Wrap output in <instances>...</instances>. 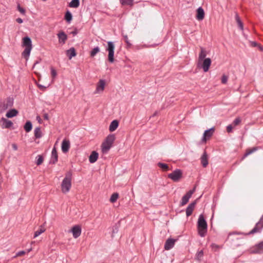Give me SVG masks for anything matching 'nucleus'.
<instances>
[{
	"label": "nucleus",
	"instance_id": "f257e3e1",
	"mask_svg": "<svg viewBox=\"0 0 263 263\" xmlns=\"http://www.w3.org/2000/svg\"><path fill=\"white\" fill-rule=\"evenodd\" d=\"M198 233L201 237H204L207 232V223L202 214L199 215L198 220Z\"/></svg>",
	"mask_w": 263,
	"mask_h": 263
},
{
	"label": "nucleus",
	"instance_id": "f03ea898",
	"mask_svg": "<svg viewBox=\"0 0 263 263\" xmlns=\"http://www.w3.org/2000/svg\"><path fill=\"white\" fill-rule=\"evenodd\" d=\"M23 46L25 47L22 55L27 60L32 50V42L30 37L26 36L23 39Z\"/></svg>",
	"mask_w": 263,
	"mask_h": 263
},
{
	"label": "nucleus",
	"instance_id": "7ed1b4c3",
	"mask_svg": "<svg viewBox=\"0 0 263 263\" xmlns=\"http://www.w3.org/2000/svg\"><path fill=\"white\" fill-rule=\"evenodd\" d=\"M71 187V173L68 172L66 174L64 179L61 183V190L62 193L66 194L70 191Z\"/></svg>",
	"mask_w": 263,
	"mask_h": 263
},
{
	"label": "nucleus",
	"instance_id": "20e7f679",
	"mask_svg": "<svg viewBox=\"0 0 263 263\" xmlns=\"http://www.w3.org/2000/svg\"><path fill=\"white\" fill-rule=\"evenodd\" d=\"M115 136L113 134L109 135L101 145V150L103 153L106 154L111 148L114 141Z\"/></svg>",
	"mask_w": 263,
	"mask_h": 263
},
{
	"label": "nucleus",
	"instance_id": "39448f33",
	"mask_svg": "<svg viewBox=\"0 0 263 263\" xmlns=\"http://www.w3.org/2000/svg\"><path fill=\"white\" fill-rule=\"evenodd\" d=\"M212 63V61L210 58H206L201 61H198L197 66L203 69V71L208 72L210 69V66Z\"/></svg>",
	"mask_w": 263,
	"mask_h": 263
},
{
	"label": "nucleus",
	"instance_id": "423d86ee",
	"mask_svg": "<svg viewBox=\"0 0 263 263\" xmlns=\"http://www.w3.org/2000/svg\"><path fill=\"white\" fill-rule=\"evenodd\" d=\"M115 46L113 42L109 41L107 42L106 50L108 52V59L110 63L114 62V51Z\"/></svg>",
	"mask_w": 263,
	"mask_h": 263
},
{
	"label": "nucleus",
	"instance_id": "0eeeda50",
	"mask_svg": "<svg viewBox=\"0 0 263 263\" xmlns=\"http://www.w3.org/2000/svg\"><path fill=\"white\" fill-rule=\"evenodd\" d=\"M182 177V172L179 169H176L168 175V177L174 182L179 181Z\"/></svg>",
	"mask_w": 263,
	"mask_h": 263
},
{
	"label": "nucleus",
	"instance_id": "6e6552de",
	"mask_svg": "<svg viewBox=\"0 0 263 263\" xmlns=\"http://www.w3.org/2000/svg\"><path fill=\"white\" fill-rule=\"evenodd\" d=\"M214 128L212 127L208 130L204 131L203 137L201 139L202 142L205 143L207 139H209L212 136L214 132Z\"/></svg>",
	"mask_w": 263,
	"mask_h": 263
},
{
	"label": "nucleus",
	"instance_id": "1a4fd4ad",
	"mask_svg": "<svg viewBox=\"0 0 263 263\" xmlns=\"http://www.w3.org/2000/svg\"><path fill=\"white\" fill-rule=\"evenodd\" d=\"M105 86V81L104 80H100L98 84H97L96 89L95 90V93H102L104 90Z\"/></svg>",
	"mask_w": 263,
	"mask_h": 263
},
{
	"label": "nucleus",
	"instance_id": "9d476101",
	"mask_svg": "<svg viewBox=\"0 0 263 263\" xmlns=\"http://www.w3.org/2000/svg\"><path fill=\"white\" fill-rule=\"evenodd\" d=\"M70 232L72 233L73 237L77 238L81 234V228L80 226L76 225L71 228Z\"/></svg>",
	"mask_w": 263,
	"mask_h": 263
},
{
	"label": "nucleus",
	"instance_id": "9b49d317",
	"mask_svg": "<svg viewBox=\"0 0 263 263\" xmlns=\"http://www.w3.org/2000/svg\"><path fill=\"white\" fill-rule=\"evenodd\" d=\"M175 240L172 238H168L166 240L165 243L164 245V248L166 250H169L172 248H173Z\"/></svg>",
	"mask_w": 263,
	"mask_h": 263
},
{
	"label": "nucleus",
	"instance_id": "f8f14e48",
	"mask_svg": "<svg viewBox=\"0 0 263 263\" xmlns=\"http://www.w3.org/2000/svg\"><path fill=\"white\" fill-rule=\"evenodd\" d=\"M204 11L201 7H199L197 10L196 19L198 21H202L204 17Z\"/></svg>",
	"mask_w": 263,
	"mask_h": 263
},
{
	"label": "nucleus",
	"instance_id": "ddd939ff",
	"mask_svg": "<svg viewBox=\"0 0 263 263\" xmlns=\"http://www.w3.org/2000/svg\"><path fill=\"white\" fill-rule=\"evenodd\" d=\"M192 195L193 192H188L185 195H184L181 199V205H184L186 204Z\"/></svg>",
	"mask_w": 263,
	"mask_h": 263
},
{
	"label": "nucleus",
	"instance_id": "4468645a",
	"mask_svg": "<svg viewBox=\"0 0 263 263\" xmlns=\"http://www.w3.org/2000/svg\"><path fill=\"white\" fill-rule=\"evenodd\" d=\"M59 42L60 44H64L67 39V35L63 32L61 31L58 34Z\"/></svg>",
	"mask_w": 263,
	"mask_h": 263
},
{
	"label": "nucleus",
	"instance_id": "2eb2a0df",
	"mask_svg": "<svg viewBox=\"0 0 263 263\" xmlns=\"http://www.w3.org/2000/svg\"><path fill=\"white\" fill-rule=\"evenodd\" d=\"M70 148V142L66 139L63 140L62 143V150L63 153H66Z\"/></svg>",
	"mask_w": 263,
	"mask_h": 263
},
{
	"label": "nucleus",
	"instance_id": "dca6fc26",
	"mask_svg": "<svg viewBox=\"0 0 263 263\" xmlns=\"http://www.w3.org/2000/svg\"><path fill=\"white\" fill-rule=\"evenodd\" d=\"M58 153L56 148L53 147L51 152V157L50 163L53 164L55 163L58 161Z\"/></svg>",
	"mask_w": 263,
	"mask_h": 263
},
{
	"label": "nucleus",
	"instance_id": "f3484780",
	"mask_svg": "<svg viewBox=\"0 0 263 263\" xmlns=\"http://www.w3.org/2000/svg\"><path fill=\"white\" fill-rule=\"evenodd\" d=\"M99 154L96 151H93L89 157V161L91 163H93L98 159Z\"/></svg>",
	"mask_w": 263,
	"mask_h": 263
},
{
	"label": "nucleus",
	"instance_id": "a211bd4d",
	"mask_svg": "<svg viewBox=\"0 0 263 263\" xmlns=\"http://www.w3.org/2000/svg\"><path fill=\"white\" fill-rule=\"evenodd\" d=\"M207 52L206 50L203 47H200V52L199 54L198 61H201L202 60L206 59Z\"/></svg>",
	"mask_w": 263,
	"mask_h": 263
},
{
	"label": "nucleus",
	"instance_id": "6ab92c4d",
	"mask_svg": "<svg viewBox=\"0 0 263 263\" xmlns=\"http://www.w3.org/2000/svg\"><path fill=\"white\" fill-rule=\"evenodd\" d=\"M196 202H193L190 203L186 209V214L187 217L190 216L195 208Z\"/></svg>",
	"mask_w": 263,
	"mask_h": 263
},
{
	"label": "nucleus",
	"instance_id": "aec40b11",
	"mask_svg": "<svg viewBox=\"0 0 263 263\" xmlns=\"http://www.w3.org/2000/svg\"><path fill=\"white\" fill-rule=\"evenodd\" d=\"M2 121L3 122L2 126L3 128H8L10 127L13 124L11 121L8 120L4 118H2Z\"/></svg>",
	"mask_w": 263,
	"mask_h": 263
},
{
	"label": "nucleus",
	"instance_id": "412c9836",
	"mask_svg": "<svg viewBox=\"0 0 263 263\" xmlns=\"http://www.w3.org/2000/svg\"><path fill=\"white\" fill-rule=\"evenodd\" d=\"M119 126V122L115 120L112 121L109 125V130L110 132H112L115 131Z\"/></svg>",
	"mask_w": 263,
	"mask_h": 263
},
{
	"label": "nucleus",
	"instance_id": "4be33fe9",
	"mask_svg": "<svg viewBox=\"0 0 263 263\" xmlns=\"http://www.w3.org/2000/svg\"><path fill=\"white\" fill-rule=\"evenodd\" d=\"M66 54L68 57L69 59L71 60L72 58L76 56L75 49L73 47L70 48L69 50L66 51Z\"/></svg>",
	"mask_w": 263,
	"mask_h": 263
},
{
	"label": "nucleus",
	"instance_id": "5701e85b",
	"mask_svg": "<svg viewBox=\"0 0 263 263\" xmlns=\"http://www.w3.org/2000/svg\"><path fill=\"white\" fill-rule=\"evenodd\" d=\"M201 162L203 167H206L208 164V156L205 152H204L201 158Z\"/></svg>",
	"mask_w": 263,
	"mask_h": 263
},
{
	"label": "nucleus",
	"instance_id": "b1692460",
	"mask_svg": "<svg viewBox=\"0 0 263 263\" xmlns=\"http://www.w3.org/2000/svg\"><path fill=\"white\" fill-rule=\"evenodd\" d=\"M18 114V111L15 109L9 110L6 114V116L8 118L14 117Z\"/></svg>",
	"mask_w": 263,
	"mask_h": 263
},
{
	"label": "nucleus",
	"instance_id": "393cba45",
	"mask_svg": "<svg viewBox=\"0 0 263 263\" xmlns=\"http://www.w3.org/2000/svg\"><path fill=\"white\" fill-rule=\"evenodd\" d=\"M34 136L36 139L41 138L42 137V133L40 127L35 128Z\"/></svg>",
	"mask_w": 263,
	"mask_h": 263
},
{
	"label": "nucleus",
	"instance_id": "a878e982",
	"mask_svg": "<svg viewBox=\"0 0 263 263\" xmlns=\"http://www.w3.org/2000/svg\"><path fill=\"white\" fill-rule=\"evenodd\" d=\"M80 5L79 0H72L69 4V6L71 8H76Z\"/></svg>",
	"mask_w": 263,
	"mask_h": 263
},
{
	"label": "nucleus",
	"instance_id": "bb28decb",
	"mask_svg": "<svg viewBox=\"0 0 263 263\" xmlns=\"http://www.w3.org/2000/svg\"><path fill=\"white\" fill-rule=\"evenodd\" d=\"M45 230V229L43 226H41L40 229L34 232V238H36L40 235L41 234L44 233Z\"/></svg>",
	"mask_w": 263,
	"mask_h": 263
},
{
	"label": "nucleus",
	"instance_id": "cd10ccee",
	"mask_svg": "<svg viewBox=\"0 0 263 263\" xmlns=\"http://www.w3.org/2000/svg\"><path fill=\"white\" fill-rule=\"evenodd\" d=\"M120 3L122 5L132 6L133 5L134 0H120Z\"/></svg>",
	"mask_w": 263,
	"mask_h": 263
},
{
	"label": "nucleus",
	"instance_id": "c85d7f7f",
	"mask_svg": "<svg viewBox=\"0 0 263 263\" xmlns=\"http://www.w3.org/2000/svg\"><path fill=\"white\" fill-rule=\"evenodd\" d=\"M235 19H236V22L238 24V26L239 27V28L241 30H243V23L241 21L238 15L237 14H236L235 15Z\"/></svg>",
	"mask_w": 263,
	"mask_h": 263
},
{
	"label": "nucleus",
	"instance_id": "c756f323",
	"mask_svg": "<svg viewBox=\"0 0 263 263\" xmlns=\"http://www.w3.org/2000/svg\"><path fill=\"white\" fill-rule=\"evenodd\" d=\"M32 128V123L30 121H27L25 125H24V129L26 130V132H29L31 130Z\"/></svg>",
	"mask_w": 263,
	"mask_h": 263
},
{
	"label": "nucleus",
	"instance_id": "7c9ffc66",
	"mask_svg": "<svg viewBox=\"0 0 263 263\" xmlns=\"http://www.w3.org/2000/svg\"><path fill=\"white\" fill-rule=\"evenodd\" d=\"M65 18L66 20V21L68 23H70L71 21L72 18V16L71 13L69 11H67L66 12L65 15Z\"/></svg>",
	"mask_w": 263,
	"mask_h": 263
},
{
	"label": "nucleus",
	"instance_id": "2f4dec72",
	"mask_svg": "<svg viewBox=\"0 0 263 263\" xmlns=\"http://www.w3.org/2000/svg\"><path fill=\"white\" fill-rule=\"evenodd\" d=\"M100 51V48L99 47H95L90 52V54L91 57H95L97 53L99 52Z\"/></svg>",
	"mask_w": 263,
	"mask_h": 263
},
{
	"label": "nucleus",
	"instance_id": "473e14b6",
	"mask_svg": "<svg viewBox=\"0 0 263 263\" xmlns=\"http://www.w3.org/2000/svg\"><path fill=\"white\" fill-rule=\"evenodd\" d=\"M158 166L164 171H167L168 170V166L165 163L159 162L158 163Z\"/></svg>",
	"mask_w": 263,
	"mask_h": 263
},
{
	"label": "nucleus",
	"instance_id": "72a5a7b5",
	"mask_svg": "<svg viewBox=\"0 0 263 263\" xmlns=\"http://www.w3.org/2000/svg\"><path fill=\"white\" fill-rule=\"evenodd\" d=\"M119 197V195L118 193H114L112 194L110 198V201L112 203H114L117 201Z\"/></svg>",
	"mask_w": 263,
	"mask_h": 263
},
{
	"label": "nucleus",
	"instance_id": "f704fd0d",
	"mask_svg": "<svg viewBox=\"0 0 263 263\" xmlns=\"http://www.w3.org/2000/svg\"><path fill=\"white\" fill-rule=\"evenodd\" d=\"M256 253H261L263 252V242L259 243L257 246Z\"/></svg>",
	"mask_w": 263,
	"mask_h": 263
},
{
	"label": "nucleus",
	"instance_id": "c9c22d12",
	"mask_svg": "<svg viewBox=\"0 0 263 263\" xmlns=\"http://www.w3.org/2000/svg\"><path fill=\"white\" fill-rule=\"evenodd\" d=\"M43 162V158L41 155H38L36 157V164L37 165H41Z\"/></svg>",
	"mask_w": 263,
	"mask_h": 263
},
{
	"label": "nucleus",
	"instance_id": "e433bc0d",
	"mask_svg": "<svg viewBox=\"0 0 263 263\" xmlns=\"http://www.w3.org/2000/svg\"><path fill=\"white\" fill-rule=\"evenodd\" d=\"M256 151V148H255V147H254L252 149L248 151L245 154L244 157H246L249 156V155L251 154L252 153L255 152Z\"/></svg>",
	"mask_w": 263,
	"mask_h": 263
},
{
	"label": "nucleus",
	"instance_id": "4c0bfd02",
	"mask_svg": "<svg viewBox=\"0 0 263 263\" xmlns=\"http://www.w3.org/2000/svg\"><path fill=\"white\" fill-rule=\"evenodd\" d=\"M241 122V119L240 118H236L233 122V124L234 126L238 125Z\"/></svg>",
	"mask_w": 263,
	"mask_h": 263
},
{
	"label": "nucleus",
	"instance_id": "58836bf2",
	"mask_svg": "<svg viewBox=\"0 0 263 263\" xmlns=\"http://www.w3.org/2000/svg\"><path fill=\"white\" fill-rule=\"evenodd\" d=\"M228 77L223 74L221 77V83L223 84H226L228 81Z\"/></svg>",
	"mask_w": 263,
	"mask_h": 263
},
{
	"label": "nucleus",
	"instance_id": "ea45409f",
	"mask_svg": "<svg viewBox=\"0 0 263 263\" xmlns=\"http://www.w3.org/2000/svg\"><path fill=\"white\" fill-rule=\"evenodd\" d=\"M203 255V252L202 251H200L197 254L196 257L198 260H200Z\"/></svg>",
	"mask_w": 263,
	"mask_h": 263
},
{
	"label": "nucleus",
	"instance_id": "a19ab883",
	"mask_svg": "<svg viewBox=\"0 0 263 263\" xmlns=\"http://www.w3.org/2000/svg\"><path fill=\"white\" fill-rule=\"evenodd\" d=\"M25 254V252L24 251H21L18 252L16 255L14 256V258H15L17 256L23 255Z\"/></svg>",
	"mask_w": 263,
	"mask_h": 263
},
{
	"label": "nucleus",
	"instance_id": "79ce46f5",
	"mask_svg": "<svg viewBox=\"0 0 263 263\" xmlns=\"http://www.w3.org/2000/svg\"><path fill=\"white\" fill-rule=\"evenodd\" d=\"M233 129V126L232 125L230 124L227 126V130L228 133H231L232 132Z\"/></svg>",
	"mask_w": 263,
	"mask_h": 263
},
{
	"label": "nucleus",
	"instance_id": "37998d69",
	"mask_svg": "<svg viewBox=\"0 0 263 263\" xmlns=\"http://www.w3.org/2000/svg\"><path fill=\"white\" fill-rule=\"evenodd\" d=\"M124 40L126 42V43L127 44L128 46H131V44L130 43L129 40H128V37H127V35H124Z\"/></svg>",
	"mask_w": 263,
	"mask_h": 263
},
{
	"label": "nucleus",
	"instance_id": "c03bdc74",
	"mask_svg": "<svg viewBox=\"0 0 263 263\" xmlns=\"http://www.w3.org/2000/svg\"><path fill=\"white\" fill-rule=\"evenodd\" d=\"M18 11L22 14H25V10L23 8L21 7L20 5L18 6Z\"/></svg>",
	"mask_w": 263,
	"mask_h": 263
},
{
	"label": "nucleus",
	"instance_id": "a18cd8bd",
	"mask_svg": "<svg viewBox=\"0 0 263 263\" xmlns=\"http://www.w3.org/2000/svg\"><path fill=\"white\" fill-rule=\"evenodd\" d=\"M51 75L53 77H55L57 76L56 71L52 68L51 69Z\"/></svg>",
	"mask_w": 263,
	"mask_h": 263
},
{
	"label": "nucleus",
	"instance_id": "49530a36",
	"mask_svg": "<svg viewBox=\"0 0 263 263\" xmlns=\"http://www.w3.org/2000/svg\"><path fill=\"white\" fill-rule=\"evenodd\" d=\"M12 147L14 151H16L17 149V146L15 143H12Z\"/></svg>",
	"mask_w": 263,
	"mask_h": 263
},
{
	"label": "nucleus",
	"instance_id": "de8ad7c7",
	"mask_svg": "<svg viewBox=\"0 0 263 263\" xmlns=\"http://www.w3.org/2000/svg\"><path fill=\"white\" fill-rule=\"evenodd\" d=\"M16 21L18 23H20V24H21L23 22V20L21 18H17L16 20Z\"/></svg>",
	"mask_w": 263,
	"mask_h": 263
},
{
	"label": "nucleus",
	"instance_id": "09e8293b",
	"mask_svg": "<svg viewBox=\"0 0 263 263\" xmlns=\"http://www.w3.org/2000/svg\"><path fill=\"white\" fill-rule=\"evenodd\" d=\"M36 120L40 123H41L42 122V119L41 118H40V117L39 116H37L36 117Z\"/></svg>",
	"mask_w": 263,
	"mask_h": 263
},
{
	"label": "nucleus",
	"instance_id": "8fccbe9b",
	"mask_svg": "<svg viewBox=\"0 0 263 263\" xmlns=\"http://www.w3.org/2000/svg\"><path fill=\"white\" fill-rule=\"evenodd\" d=\"M8 102L9 103V105L11 106L12 105V104H13V102H12V100L11 99H9L8 100Z\"/></svg>",
	"mask_w": 263,
	"mask_h": 263
},
{
	"label": "nucleus",
	"instance_id": "3c124183",
	"mask_svg": "<svg viewBox=\"0 0 263 263\" xmlns=\"http://www.w3.org/2000/svg\"><path fill=\"white\" fill-rule=\"evenodd\" d=\"M44 118L45 120H48V115L47 114H45L44 115Z\"/></svg>",
	"mask_w": 263,
	"mask_h": 263
},
{
	"label": "nucleus",
	"instance_id": "603ef678",
	"mask_svg": "<svg viewBox=\"0 0 263 263\" xmlns=\"http://www.w3.org/2000/svg\"><path fill=\"white\" fill-rule=\"evenodd\" d=\"M211 246L213 248H218V246L217 245L214 244V243L212 244Z\"/></svg>",
	"mask_w": 263,
	"mask_h": 263
},
{
	"label": "nucleus",
	"instance_id": "864d4df0",
	"mask_svg": "<svg viewBox=\"0 0 263 263\" xmlns=\"http://www.w3.org/2000/svg\"><path fill=\"white\" fill-rule=\"evenodd\" d=\"M195 189H196V187L195 186V187L193 189V190H190L189 192H193V193L195 192Z\"/></svg>",
	"mask_w": 263,
	"mask_h": 263
},
{
	"label": "nucleus",
	"instance_id": "5fc2aeb1",
	"mask_svg": "<svg viewBox=\"0 0 263 263\" xmlns=\"http://www.w3.org/2000/svg\"><path fill=\"white\" fill-rule=\"evenodd\" d=\"M39 87H40V88H46V87H44L43 86V85H38Z\"/></svg>",
	"mask_w": 263,
	"mask_h": 263
},
{
	"label": "nucleus",
	"instance_id": "6e6d98bb",
	"mask_svg": "<svg viewBox=\"0 0 263 263\" xmlns=\"http://www.w3.org/2000/svg\"><path fill=\"white\" fill-rule=\"evenodd\" d=\"M252 44L253 45V46H255L257 45V43L256 42H253L252 43Z\"/></svg>",
	"mask_w": 263,
	"mask_h": 263
},
{
	"label": "nucleus",
	"instance_id": "4d7b16f0",
	"mask_svg": "<svg viewBox=\"0 0 263 263\" xmlns=\"http://www.w3.org/2000/svg\"><path fill=\"white\" fill-rule=\"evenodd\" d=\"M31 250H32V249H31H31H28V250L27 252H30Z\"/></svg>",
	"mask_w": 263,
	"mask_h": 263
},
{
	"label": "nucleus",
	"instance_id": "13d9d810",
	"mask_svg": "<svg viewBox=\"0 0 263 263\" xmlns=\"http://www.w3.org/2000/svg\"><path fill=\"white\" fill-rule=\"evenodd\" d=\"M259 48H260V49L261 50H262V47H260Z\"/></svg>",
	"mask_w": 263,
	"mask_h": 263
}]
</instances>
